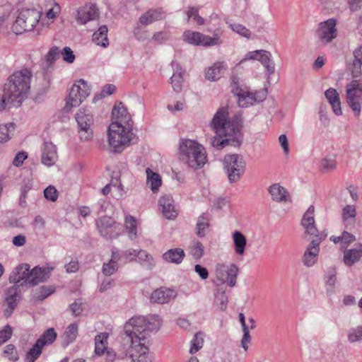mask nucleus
<instances>
[{
  "instance_id": "f257e3e1",
  "label": "nucleus",
  "mask_w": 362,
  "mask_h": 362,
  "mask_svg": "<svg viewBox=\"0 0 362 362\" xmlns=\"http://www.w3.org/2000/svg\"><path fill=\"white\" fill-rule=\"evenodd\" d=\"M242 124L241 114L230 117L227 107L219 108L211 122V127L217 134L211 139V145L218 149L226 146H239L242 143L240 134Z\"/></svg>"
},
{
  "instance_id": "f03ea898",
  "label": "nucleus",
  "mask_w": 362,
  "mask_h": 362,
  "mask_svg": "<svg viewBox=\"0 0 362 362\" xmlns=\"http://www.w3.org/2000/svg\"><path fill=\"white\" fill-rule=\"evenodd\" d=\"M112 115L115 121L108 127V142L112 151L117 153L121 152L134 139L133 122L121 103L113 107Z\"/></svg>"
},
{
  "instance_id": "7ed1b4c3",
  "label": "nucleus",
  "mask_w": 362,
  "mask_h": 362,
  "mask_svg": "<svg viewBox=\"0 0 362 362\" xmlns=\"http://www.w3.org/2000/svg\"><path fill=\"white\" fill-rule=\"evenodd\" d=\"M315 208L310 206L303 214L300 224L305 229V233L313 239L304 252L302 262L305 267H313L317 261L320 252V244L327 237L325 232L319 233L314 218Z\"/></svg>"
},
{
  "instance_id": "20e7f679",
  "label": "nucleus",
  "mask_w": 362,
  "mask_h": 362,
  "mask_svg": "<svg viewBox=\"0 0 362 362\" xmlns=\"http://www.w3.org/2000/svg\"><path fill=\"white\" fill-rule=\"evenodd\" d=\"M162 320L158 315H135L124 325V332L129 339H147L151 334L157 332Z\"/></svg>"
},
{
  "instance_id": "39448f33",
  "label": "nucleus",
  "mask_w": 362,
  "mask_h": 362,
  "mask_svg": "<svg viewBox=\"0 0 362 362\" xmlns=\"http://www.w3.org/2000/svg\"><path fill=\"white\" fill-rule=\"evenodd\" d=\"M32 77V71L27 68L14 71L4 83L6 95L21 105L30 90Z\"/></svg>"
},
{
  "instance_id": "423d86ee",
  "label": "nucleus",
  "mask_w": 362,
  "mask_h": 362,
  "mask_svg": "<svg viewBox=\"0 0 362 362\" xmlns=\"http://www.w3.org/2000/svg\"><path fill=\"white\" fill-rule=\"evenodd\" d=\"M180 159L189 168H202L207 161L204 146L195 141L182 140L180 144Z\"/></svg>"
},
{
  "instance_id": "0eeeda50",
  "label": "nucleus",
  "mask_w": 362,
  "mask_h": 362,
  "mask_svg": "<svg viewBox=\"0 0 362 362\" xmlns=\"http://www.w3.org/2000/svg\"><path fill=\"white\" fill-rule=\"evenodd\" d=\"M42 13L37 9H23L18 12L15 22L12 25V30L16 35L34 30L38 24Z\"/></svg>"
},
{
  "instance_id": "6e6552de",
  "label": "nucleus",
  "mask_w": 362,
  "mask_h": 362,
  "mask_svg": "<svg viewBox=\"0 0 362 362\" xmlns=\"http://www.w3.org/2000/svg\"><path fill=\"white\" fill-rule=\"evenodd\" d=\"M223 30L220 28H217L212 36L188 30L184 32L182 37L184 41L188 44L208 47L221 45L223 43L221 38Z\"/></svg>"
},
{
  "instance_id": "1a4fd4ad",
  "label": "nucleus",
  "mask_w": 362,
  "mask_h": 362,
  "mask_svg": "<svg viewBox=\"0 0 362 362\" xmlns=\"http://www.w3.org/2000/svg\"><path fill=\"white\" fill-rule=\"evenodd\" d=\"M223 168L230 182H237L245 170V162L239 154H227L223 158Z\"/></svg>"
},
{
  "instance_id": "9d476101",
  "label": "nucleus",
  "mask_w": 362,
  "mask_h": 362,
  "mask_svg": "<svg viewBox=\"0 0 362 362\" xmlns=\"http://www.w3.org/2000/svg\"><path fill=\"white\" fill-rule=\"evenodd\" d=\"M235 80V78L233 77L231 92L238 97V103L240 107H247L256 103H260L266 98L267 94L266 90H260L255 93L245 91L238 86Z\"/></svg>"
},
{
  "instance_id": "9b49d317",
  "label": "nucleus",
  "mask_w": 362,
  "mask_h": 362,
  "mask_svg": "<svg viewBox=\"0 0 362 362\" xmlns=\"http://www.w3.org/2000/svg\"><path fill=\"white\" fill-rule=\"evenodd\" d=\"M90 89L88 83L83 79L77 81L71 87L66 99L64 110L67 112L80 104L89 95Z\"/></svg>"
},
{
  "instance_id": "f8f14e48",
  "label": "nucleus",
  "mask_w": 362,
  "mask_h": 362,
  "mask_svg": "<svg viewBox=\"0 0 362 362\" xmlns=\"http://www.w3.org/2000/svg\"><path fill=\"white\" fill-rule=\"evenodd\" d=\"M124 356L132 362H153L148 354L149 349L141 341H126L124 344Z\"/></svg>"
},
{
  "instance_id": "ddd939ff",
  "label": "nucleus",
  "mask_w": 362,
  "mask_h": 362,
  "mask_svg": "<svg viewBox=\"0 0 362 362\" xmlns=\"http://www.w3.org/2000/svg\"><path fill=\"white\" fill-rule=\"evenodd\" d=\"M346 103L358 117L362 109V83L358 80H353L346 86Z\"/></svg>"
},
{
  "instance_id": "4468645a",
  "label": "nucleus",
  "mask_w": 362,
  "mask_h": 362,
  "mask_svg": "<svg viewBox=\"0 0 362 362\" xmlns=\"http://www.w3.org/2000/svg\"><path fill=\"white\" fill-rule=\"evenodd\" d=\"M78 127V134L81 141H87L93 137L92 126L93 115L88 109H80L75 116Z\"/></svg>"
},
{
  "instance_id": "2eb2a0df",
  "label": "nucleus",
  "mask_w": 362,
  "mask_h": 362,
  "mask_svg": "<svg viewBox=\"0 0 362 362\" xmlns=\"http://www.w3.org/2000/svg\"><path fill=\"white\" fill-rule=\"evenodd\" d=\"M214 272L216 278L219 283H226L230 287L235 285L238 268L235 264L228 266L224 263H217Z\"/></svg>"
},
{
  "instance_id": "dca6fc26",
  "label": "nucleus",
  "mask_w": 362,
  "mask_h": 362,
  "mask_svg": "<svg viewBox=\"0 0 362 362\" xmlns=\"http://www.w3.org/2000/svg\"><path fill=\"white\" fill-rule=\"evenodd\" d=\"M96 225L100 235L106 239L117 238L121 233L122 225L108 216L98 219Z\"/></svg>"
},
{
  "instance_id": "f3484780",
  "label": "nucleus",
  "mask_w": 362,
  "mask_h": 362,
  "mask_svg": "<svg viewBox=\"0 0 362 362\" xmlns=\"http://www.w3.org/2000/svg\"><path fill=\"white\" fill-rule=\"evenodd\" d=\"M336 25L337 20L335 18H329L320 23L317 35L322 44H328L337 37L338 31Z\"/></svg>"
},
{
  "instance_id": "a211bd4d",
  "label": "nucleus",
  "mask_w": 362,
  "mask_h": 362,
  "mask_svg": "<svg viewBox=\"0 0 362 362\" xmlns=\"http://www.w3.org/2000/svg\"><path fill=\"white\" fill-rule=\"evenodd\" d=\"M247 59H256L259 61L265 67L268 75H271L274 73L275 66L274 63L272 60V54L269 52L264 49L249 52L245 55V57L240 62V63H243Z\"/></svg>"
},
{
  "instance_id": "6ab92c4d",
  "label": "nucleus",
  "mask_w": 362,
  "mask_h": 362,
  "mask_svg": "<svg viewBox=\"0 0 362 362\" xmlns=\"http://www.w3.org/2000/svg\"><path fill=\"white\" fill-rule=\"evenodd\" d=\"M30 265L21 264L17 266L10 274L8 281L14 285L30 286Z\"/></svg>"
},
{
  "instance_id": "aec40b11",
  "label": "nucleus",
  "mask_w": 362,
  "mask_h": 362,
  "mask_svg": "<svg viewBox=\"0 0 362 362\" xmlns=\"http://www.w3.org/2000/svg\"><path fill=\"white\" fill-rule=\"evenodd\" d=\"M20 299L19 285H13L6 291L5 303L8 308L5 310L4 314L8 317H10L13 311L17 306V302Z\"/></svg>"
},
{
  "instance_id": "412c9836",
  "label": "nucleus",
  "mask_w": 362,
  "mask_h": 362,
  "mask_svg": "<svg viewBox=\"0 0 362 362\" xmlns=\"http://www.w3.org/2000/svg\"><path fill=\"white\" fill-rule=\"evenodd\" d=\"M159 209L163 216L168 219H174L177 216L174 200L170 195L160 197L158 201Z\"/></svg>"
},
{
  "instance_id": "4be33fe9",
  "label": "nucleus",
  "mask_w": 362,
  "mask_h": 362,
  "mask_svg": "<svg viewBox=\"0 0 362 362\" xmlns=\"http://www.w3.org/2000/svg\"><path fill=\"white\" fill-rule=\"evenodd\" d=\"M99 16V10L95 4H88L78 11L77 21L81 24L94 21Z\"/></svg>"
},
{
  "instance_id": "5701e85b",
  "label": "nucleus",
  "mask_w": 362,
  "mask_h": 362,
  "mask_svg": "<svg viewBox=\"0 0 362 362\" xmlns=\"http://www.w3.org/2000/svg\"><path fill=\"white\" fill-rule=\"evenodd\" d=\"M53 269L52 267H35L30 271V286L45 281L49 279Z\"/></svg>"
},
{
  "instance_id": "b1692460",
  "label": "nucleus",
  "mask_w": 362,
  "mask_h": 362,
  "mask_svg": "<svg viewBox=\"0 0 362 362\" xmlns=\"http://www.w3.org/2000/svg\"><path fill=\"white\" fill-rule=\"evenodd\" d=\"M177 292L170 288H161L154 291L151 296V300L156 303H167L174 299Z\"/></svg>"
},
{
  "instance_id": "393cba45",
  "label": "nucleus",
  "mask_w": 362,
  "mask_h": 362,
  "mask_svg": "<svg viewBox=\"0 0 362 362\" xmlns=\"http://www.w3.org/2000/svg\"><path fill=\"white\" fill-rule=\"evenodd\" d=\"M58 158L57 147L52 142H45L42 151V163L47 166L53 165Z\"/></svg>"
},
{
  "instance_id": "a878e982",
  "label": "nucleus",
  "mask_w": 362,
  "mask_h": 362,
  "mask_svg": "<svg viewBox=\"0 0 362 362\" xmlns=\"http://www.w3.org/2000/svg\"><path fill=\"white\" fill-rule=\"evenodd\" d=\"M268 192L271 195L272 199L276 202L281 203L290 201L288 192L279 183L270 185L268 188Z\"/></svg>"
},
{
  "instance_id": "bb28decb",
  "label": "nucleus",
  "mask_w": 362,
  "mask_h": 362,
  "mask_svg": "<svg viewBox=\"0 0 362 362\" xmlns=\"http://www.w3.org/2000/svg\"><path fill=\"white\" fill-rule=\"evenodd\" d=\"M111 253L114 255V259L118 260L120 265L136 260V250L132 248L120 250L113 247L111 249Z\"/></svg>"
},
{
  "instance_id": "cd10ccee",
  "label": "nucleus",
  "mask_w": 362,
  "mask_h": 362,
  "mask_svg": "<svg viewBox=\"0 0 362 362\" xmlns=\"http://www.w3.org/2000/svg\"><path fill=\"white\" fill-rule=\"evenodd\" d=\"M362 257V244H356L351 249L344 251L343 260L347 267H351Z\"/></svg>"
},
{
  "instance_id": "c85d7f7f",
  "label": "nucleus",
  "mask_w": 362,
  "mask_h": 362,
  "mask_svg": "<svg viewBox=\"0 0 362 362\" xmlns=\"http://www.w3.org/2000/svg\"><path fill=\"white\" fill-rule=\"evenodd\" d=\"M353 57L352 62L349 64V70L353 78H358L362 73V45L353 52Z\"/></svg>"
},
{
  "instance_id": "c756f323",
  "label": "nucleus",
  "mask_w": 362,
  "mask_h": 362,
  "mask_svg": "<svg viewBox=\"0 0 362 362\" xmlns=\"http://www.w3.org/2000/svg\"><path fill=\"white\" fill-rule=\"evenodd\" d=\"M171 66L174 71L173 76L170 78V83L173 90L179 93L182 90L183 83V71L180 64L177 62H172Z\"/></svg>"
},
{
  "instance_id": "7c9ffc66",
  "label": "nucleus",
  "mask_w": 362,
  "mask_h": 362,
  "mask_svg": "<svg viewBox=\"0 0 362 362\" xmlns=\"http://www.w3.org/2000/svg\"><path fill=\"white\" fill-rule=\"evenodd\" d=\"M54 341H36L35 344L29 349L25 357V362H35L42 354L45 346L52 344Z\"/></svg>"
},
{
  "instance_id": "2f4dec72",
  "label": "nucleus",
  "mask_w": 362,
  "mask_h": 362,
  "mask_svg": "<svg viewBox=\"0 0 362 362\" xmlns=\"http://www.w3.org/2000/svg\"><path fill=\"white\" fill-rule=\"evenodd\" d=\"M325 95L332 105L334 113L337 116L341 115L342 114L341 102L337 90L329 88L325 92Z\"/></svg>"
},
{
  "instance_id": "473e14b6",
  "label": "nucleus",
  "mask_w": 362,
  "mask_h": 362,
  "mask_svg": "<svg viewBox=\"0 0 362 362\" xmlns=\"http://www.w3.org/2000/svg\"><path fill=\"white\" fill-rule=\"evenodd\" d=\"M185 257L184 250L181 248L170 249L163 255V259L168 262L179 264Z\"/></svg>"
},
{
  "instance_id": "72a5a7b5",
  "label": "nucleus",
  "mask_w": 362,
  "mask_h": 362,
  "mask_svg": "<svg viewBox=\"0 0 362 362\" xmlns=\"http://www.w3.org/2000/svg\"><path fill=\"white\" fill-rule=\"evenodd\" d=\"M232 239L235 253L238 255H243L247 245V239L245 235L240 231L235 230L232 234Z\"/></svg>"
},
{
  "instance_id": "f704fd0d",
  "label": "nucleus",
  "mask_w": 362,
  "mask_h": 362,
  "mask_svg": "<svg viewBox=\"0 0 362 362\" xmlns=\"http://www.w3.org/2000/svg\"><path fill=\"white\" fill-rule=\"evenodd\" d=\"M356 216V206L347 205L342 209L341 218L346 228H349L355 223Z\"/></svg>"
},
{
  "instance_id": "c9c22d12",
  "label": "nucleus",
  "mask_w": 362,
  "mask_h": 362,
  "mask_svg": "<svg viewBox=\"0 0 362 362\" xmlns=\"http://www.w3.org/2000/svg\"><path fill=\"white\" fill-rule=\"evenodd\" d=\"M163 18V12L160 9L148 10L139 18V22L144 25L161 20Z\"/></svg>"
},
{
  "instance_id": "e433bc0d",
  "label": "nucleus",
  "mask_w": 362,
  "mask_h": 362,
  "mask_svg": "<svg viewBox=\"0 0 362 362\" xmlns=\"http://www.w3.org/2000/svg\"><path fill=\"white\" fill-rule=\"evenodd\" d=\"M146 185L150 187L153 192H157L162 184L160 175L153 172L149 168H146Z\"/></svg>"
},
{
  "instance_id": "4c0bfd02",
  "label": "nucleus",
  "mask_w": 362,
  "mask_h": 362,
  "mask_svg": "<svg viewBox=\"0 0 362 362\" xmlns=\"http://www.w3.org/2000/svg\"><path fill=\"white\" fill-rule=\"evenodd\" d=\"M226 69L223 62H216L205 71V77L211 81H216L221 78V71Z\"/></svg>"
},
{
  "instance_id": "58836bf2",
  "label": "nucleus",
  "mask_w": 362,
  "mask_h": 362,
  "mask_svg": "<svg viewBox=\"0 0 362 362\" xmlns=\"http://www.w3.org/2000/svg\"><path fill=\"white\" fill-rule=\"evenodd\" d=\"M107 32V26L105 25H101L98 30L93 34V42L103 47H107L109 45Z\"/></svg>"
},
{
  "instance_id": "ea45409f",
  "label": "nucleus",
  "mask_w": 362,
  "mask_h": 362,
  "mask_svg": "<svg viewBox=\"0 0 362 362\" xmlns=\"http://www.w3.org/2000/svg\"><path fill=\"white\" fill-rule=\"evenodd\" d=\"M325 286L327 295H332L334 292L337 281V269L335 267H329L325 274Z\"/></svg>"
},
{
  "instance_id": "a19ab883",
  "label": "nucleus",
  "mask_w": 362,
  "mask_h": 362,
  "mask_svg": "<svg viewBox=\"0 0 362 362\" xmlns=\"http://www.w3.org/2000/svg\"><path fill=\"white\" fill-rule=\"evenodd\" d=\"M60 56V49L57 47H52L45 57V62L43 65V69L46 73L49 71V69L52 68L54 62Z\"/></svg>"
},
{
  "instance_id": "79ce46f5",
  "label": "nucleus",
  "mask_w": 362,
  "mask_h": 362,
  "mask_svg": "<svg viewBox=\"0 0 362 362\" xmlns=\"http://www.w3.org/2000/svg\"><path fill=\"white\" fill-rule=\"evenodd\" d=\"M209 226V218L206 214H202L197 220L196 229L199 237H204Z\"/></svg>"
},
{
  "instance_id": "37998d69",
  "label": "nucleus",
  "mask_w": 362,
  "mask_h": 362,
  "mask_svg": "<svg viewBox=\"0 0 362 362\" xmlns=\"http://www.w3.org/2000/svg\"><path fill=\"white\" fill-rule=\"evenodd\" d=\"M330 240L334 242L335 244L340 243L341 244V247H344L349 245L350 243L355 241L356 238L353 234L344 230L342 232L341 235L339 236L332 235L330 237Z\"/></svg>"
},
{
  "instance_id": "c03bdc74",
  "label": "nucleus",
  "mask_w": 362,
  "mask_h": 362,
  "mask_svg": "<svg viewBox=\"0 0 362 362\" xmlns=\"http://www.w3.org/2000/svg\"><path fill=\"white\" fill-rule=\"evenodd\" d=\"M125 228L128 233L129 238L132 240H135L137 236V224L134 217L132 216H126Z\"/></svg>"
},
{
  "instance_id": "a18cd8bd",
  "label": "nucleus",
  "mask_w": 362,
  "mask_h": 362,
  "mask_svg": "<svg viewBox=\"0 0 362 362\" xmlns=\"http://www.w3.org/2000/svg\"><path fill=\"white\" fill-rule=\"evenodd\" d=\"M119 265L118 260L114 259V255L111 253L110 259L103 265L102 272L105 276H111L118 270Z\"/></svg>"
},
{
  "instance_id": "49530a36",
  "label": "nucleus",
  "mask_w": 362,
  "mask_h": 362,
  "mask_svg": "<svg viewBox=\"0 0 362 362\" xmlns=\"http://www.w3.org/2000/svg\"><path fill=\"white\" fill-rule=\"evenodd\" d=\"M226 24L228 28H230L233 32L238 34L241 37L249 39L251 37V32L249 29H247L245 26L242 24L232 23L227 21Z\"/></svg>"
},
{
  "instance_id": "de8ad7c7",
  "label": "nucleus",
  "mask_w": 362,
  "mask_h": 362,
  "mask_svg": "<svg viewBox=\"0 0 362 362\" xmlns=\"http://www.w3.org/2000/svg\"><path fill=\"white\" fill-rule=\"evenodd\" d=\"M2 356L13 362L19 358L17 349L13 344H8L4 348Z\"/></svg>"
},
{
  "instance_id": "09e8293b",
  "label": "nucleus",
  "mask_w": 362,
  "mask_h": 362,
  "mask_svg": "<svg viewBox=\"0 0 362 362\" xmlns=\"http://www.w3.org/2000/svg\"><path fill=\"white\" fill-rule=\"evenodd\" d=\"M14 130L13 123L0 125V143H5L11 139V134Z\"/></svg>"
},
{
  "instance_id": "8fccbe9b",
  "label": "nucleus",
  "mask_w": 362,
  "mask_h": 362,
  "mask_svg": "<svg viewBox=\"0 0 362 362\" xmlns=\"http://www.w3.org/2000/svg\"><path fill=\"white\" fill-rule=\"evenodd\" d=\"M21 105L17 101H13L6 95V90H3V94L0 95V111H3L6 108L18 107Z\"/></svg>"
},
{
  "instance_id": "3c124183",
  "label": "nucleus",
  "mask_w": 362,
  "mask_h": 362,
  "mask_svg": "<svg viewBox=\"0 0 362 362\" xmlns=\"http://www.w3.org/2000/svg\"><path fill=\"white\" fill-rule=\"evenodd\" d=\"M54 292V288L52 286H42L36 289L35 297L40 300H43Z\"/></svg>"
},
{
  "instance_id": "603ef678",
  "label": "nucleus",
  "mask_w": 362,
  "mask_h": 362,
  "mask_svg": "<svg viewBox=\"0 0 362 362\" xmlns=\"http://www.w3.org/2000/svg\"><path fill=\"white\" fill-rule=\"evenodd\" d=\"M186 14L187 16L188 21L192 19V21L198 25H202L204 24V19L199 15L197 8L189 7L186 11Z\"/></svg>"
},
{
  "instance_id": "864d4df0",
  "label": "nucleus",
  "mask_w": 362,
  "mask_h": 362,
  "mask_svg": "<svg viewBox=\"0 0 362 362\" xmlns=\"http://www.w3.org/2000/svg\"><path fill=\"white\" fill-rule=\"evenodd\" d=\"M337 167V161L333 158H322L320 160V168L321 171L328 173L334 170Z\"/></svg>"
},
{
  "instance_id": "5fc2aeb1",
  "label": "nucleus",
  "mask_w": 362,
  "mask_h": 362,
  "mask_svg": "<svg viewBox=\"0 0 362 362\" xmlns=\"http://www.w3.org/2000/svg\"><path fill=\"white\" fill-rule=\"evenodd\" d=\"M215 303L221 310H224L228 304V297L225 291H218L215 295Z\"/></svg>"
},
{
  "instance_id": "6e6d98bb",
  "label": "nucleus",
  "mask_w": 362,
  "mask_h": 362,
  "mask_svg": "<svg viewBox=\"0 0 362 362\" xmlns=\"http://www.w3.org/2000/svg\"><path fill=\"white\" fill-rule=\"evenodd\" d=\"M190 254L195 259H201L204 255L203 245L199 241L194 242L191 247Z\"/></svg>"
},
{
  "instance_id": "4d7b16f0",
  "label": "nucleus",
  "mask_w": 362,
  "mask_h": 362,
  "mask_svg": "<svg viewBox=\"0 0 362 362\" xmlns=\"http://www.w3.org/2000/svg\"><path fill=\"white\" fill-rule=\"evenodd\" d=\"M78 334V325L76 323H72L68 326L64 333L65 339H75Z\"/></svg>"
},
{
  "instance_id": "13d9d810",
  "label": "nucleus",
  "mask_w": 362,
  "mask_h": 362,
  "mask_svg": "<svg viewBox=\"0 0 362 362\" xmlns=\"http://www.w3.org/2000/svg\"><path fill=\"white\" fill-rule=\"evenodd\" d=\"M60 55L64 62L71 64L75 60V54L71 49L69 47H65L62 50H60Z\"/></svg>"
},
{
  "instance_id": "bf43d9fd",
  "label": "nucleus",
  "mask_w": 362,
  "mask_h": 362,
  "mask_svg": "<svg viewBox=\"0 0 362 362\" xmlns=\"http://www.w3.org/2000/svg\"><path fill=\"white\" fill-rule=\"evenodd\" d=\"M44 196L47 200L55 202L58 198V192L54 187L49 185L44 190Z\"/></svg>"
},
{
  "instance_id": "052dcab7",
  "label": "nucleus",
  "mask_w": 362,
  "mask_h": 362,
  "mask_svg": "<svg viewBox=\"0 0 362 362\" xmlns=\"http://www.w3.org/2000/svg\"><path fill=\"white\" fill-rule=\"evenodd\" d=\"M109 354L107 351V341H95V352L97 355L100 356L105 354Z\"/></svg>"
},
{
  "instance_id": "680f3d73",
  "label": "nucleus",
  "mask_w": 362,
  "mask_h": 362,
  "mask_svg": "<svg viewBox=\"0 0 362 362\" xmlns=\"http://www.w3.org/2000/svg\"><path fill=\"white\" fill-rule=\"evenodd\" d=\"M50 1L53 4L54 6L47 10L46 12V17L48 19H54L60 12V6L54 1L51 0Z\"/></svg>"
},
{
  "instance_id": "e2e57ef3",
  "label": "nucleus",
  "mask_w": 362,
  "mask_h": 362,
  "mask_svg": "<svg viewBox=\"0 0 362 362\" xmlns=\"http://www.w3.org/2000/svg\"><path fill=\"white\" fill-rule=\"evenodd\" d=\"M349 339H362V326H358L351 328L348 334Z\"/></svg>"
},
{
  "instance_id": "0e129e2a",
  "label": "nucleus",
  "mask_w": 362,
  "mask_h": 362,
  "mask_svg": "<svg viewBox=\"0 0 362 362\" xmlns=\"http://www.w3.org/2000/svg\"><path fill=\"white\" fill-rule=\"evenodd\" d=\"M28 158V154L27 153L24 152V151H21V152H18L14 159H13V164L14 166L16 167H20L23 165V161Z\"/></svg>"
},
{
  "instance_id": "69168bd1",
  "label": "nucleus",
  "mask_w": 362,
  "mask_h": 362,
  "mask_svg": "<svg viewBox=\"0 0 362 362\" xmlns=\"http://www.w3.org/2000/svg\"><path fill=\"white\" fill-rule=\"evenodd\" d=\"M194 272L202 280H206L209 277V272L207 269L200 264H196L194 266Z\"/></svg>"
},
{
  "instance_id": "338daca9",
  "label": "nucleus",
  "mask_w": 362,
  "mask_h": 362,
  "mask_svg": "<svg viewBox=\"0 0 362 362\" xmlns=\"http://www.w3.org/2000/svg\"><path fill=\"white\" fill-rule=\"evenodd\" d=\"M170 37V35L166 32H157L155 33L153 36V40L159 43H163L167 41Z\"/></svg>"
},
{
  "instance_id": "774afa93",
  "label": "nucleus",
  "mask_w": 362,
  "mask_h": 362,
  "mask_svg": "<svg viewBox=\"0 0 362 362\" xmlns=\"http://www.w3.org/2000/svg\"><path fill=\"white\" fill-rule=\"evenodd\" d=\"M57 332L54 328H49L40 335L37 339H56Z\"/></svg>"
}]
</instances>
